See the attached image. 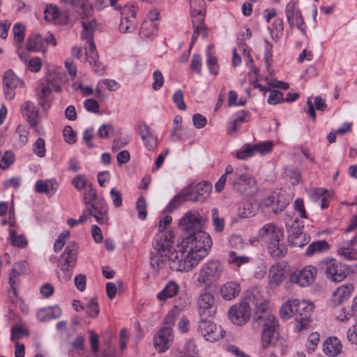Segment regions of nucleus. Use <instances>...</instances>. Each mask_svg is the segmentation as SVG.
<instances>
[{"label": "nucleus", "instance_id": "nucleus-1", "mask_svg": "<svg viewBox=\"0 0 357 357\" xmlns=\"http://www.w3.org/2000/svg\"><path fill=\"white\" fill-rule=\"evenodd\" d=\"M267 307L268 303L259 292H249L239 303L233 305L229 308L228 317L234 324L242 326L250 320L252 310L254 312L255 321L261 319V314Z\"/></svg>", "mask_w": 357, "mask_h": 357}, {"label": "nucleus", "instance_id": "nucleus-2", "mask_svg": "<svg viewBox=\"0 0 357 357\" xmlns=\"http://www.w3.org/2000/svg\"><path fill=\"white\" fill-rule=\"evenodd\" d=\"M205 219L196 210H190L184 213L179 220L178 227L188 235L183 240L189 239L190 244L210 250L212 240L210 236L202 231Z\"/></svg>", "mask_w": 357, "mask_h": 357}, {"label": "nucleus", "instance_id": "nucleus-3", "mask_svg": "<svg viewBox=\"0 0 357 357\" xmlns=\"http://www.w3.org/2000/svg\"><path fill=\"white\" fill-rule=\"evenodd\" d=\"M189 239L182 240L183 251L171 252L168 255V265L172 271L188 272L207 256L209 250L200 247V243L199 246L190 244Z\"/></svg>", "mask_w": 357, "mask_h": 357}, {"label": "nucleus", "instance_id": "nucleus-4", "mask_svg": "<svg viewBox=\"0 0 357 357\" xmlns=\"http://www.w3.org/2000/svg\"><path fill=\"white\" fill-rule=\"evenodd\" d=\"M227 181L235 192L241 194L248 192L256 185V180L253 176L248 174L234 171L233 167L230 165L226 167L225 174L215 185V189L218 192H220L224 189Z\"/></svg>", "mask_w": 357, "mask_h": 357}, {"label": "nucleus", "instance_id": "nucleus-5", "mask_svg": "<svg viewBox=\"0 0 357 357\" xmlns=\"http://www.w3.org/2000/svg\"><path fill=\"white\" fill-rule=\"evenodd\" d=\"M84 199L88 213L93 216L100 225L106 224L108 220L107 204L104 198L97 197L96 190L92 185L85 189Z\"/></svg>", "mask_w": 357, "mask_h": 357}, {"label": "nucleus", "instance_id": "nucleus-6", "mask_svg": "<svg viewBox=\"0 0 357 357\" xmlns=\"http://www.w3.org/2000/svg\"><path fill=\"white\" fill-rule=\"evenodd\" d=\"M261 319L257 322L263 324L261 333V345L264 349L275 345L279 337L278 321L276 317L272 314L268 307L261 314Z\"/></svg>", "mask_w": 357, "mask_h": 357}, {"label": "nucleus", "instance_id": "nucleus-7", "mask_svg": "<svg viewBox=\"0 0 357 357\" xmlns=\"http://www.w3.org/2000/svg\"><path fill=\"white\" fill-rule=\"evenodd\" d=\"M319 268L327 279L334 282H342L348 275L347 266L332 258L321 260Z\"/></svg>", "mask_w": 357, "mask_h": 357}, {"label": "nucleus", "instance_id": "nucleus-8", "mask_svg": "<svg viewBox=\"0 0 357 357\" xmlns=\"http://www.w3.org/2000/svg\"><path fill=\"white\" fill-rule=\"evenodd\" d=\"M223 272V265L218 260H210L204 264L197 276L200 285L210 286L217 281Z\"/></svg>", "mask_w": 357, "mask_h": 357}, {"label": "nucleus", "instance_id": "nucleus-9", "mask_svg": "<svg viewBox=\"0 0 357 357\" xmlns=\"http://www.w3.org/2000/svg\"><path fill=\"white\" fill-rule=\"evenodd\" d=\"M285 223L289 234L288 241L291 245L296 247H303L309 242L310 238L307 237L302 231L303 224L299 222L297 217L287 220Z\"/></svg>", "mask_w": 357, "mask_h": 357}, {"label": "nucleus", "instance_id": "nucleus-10", "mask_svg": "<svg viewBox=\"0 0 357 357\" xmlns=\"http://www.w3.org/2000/svg\"><path fill=\"white\" fill-rule=\"evenodd\" d=\"M197 331L206 341L211 342L220 340L225 335V331L220 326H217L207 318H201Z\"/></svg>", "mask_w": 357, "mask_h": 357}, {"label": "nucleus", "instance_id": "nucleus-11", "mask_svg": "<svg viewBox=\"0 0 357 357\" xmlns=\"http://www.w3.org/2000/svg\"><path fill=\"white\" fill-rule=\"evenodd\" d=\"M199 314L201 318L213 317L216 313V301L213 294L204 290L197 300Z\"/></svg>", "mask_w": 357, "mask_h": 357}, {"label": "nucleus", "instance_id": "nucleus-12", "mask_svg": "<svg viewBox=\"0 0 357 357\" xmlns=\"http://www.w3.org/2000/svg\"><path fill=\"white\" fill-rule=\"evenodd\" d=\"M24 82L11 70L5 72L3 77V94L7 100H13L15 96V89L22 88Z\"/></svg>", "mask_w": 357, "mask_h": 357}, {"label": "nucleus", "instance_id": "nucleus-13", "mask_svg": "<svg viewBox=\"0 0 357 357\" xmlns=\"http://www.w3.org/2000/svg\"><path fill=\"white\" fill-rule=\"evenodd\" d=\"M317 274V269L315 266H307L298 273L291 274L289 280L301 287H308L314 282Z\"/></svg>", "mask_w": 357, "mask_h": 357}, {"label": "nucleus", "instance_id": "nucleus-14", "mask_svg": "<svg viewBox=\"0 0 357 357\" xmlns=\"http://www.w3.org/2000/svg\"><path fill=\"white\" fill-rule=\"evenodd\" d=\"M173 340L172 327L164 326L158 331L154 337L153 344L156 350L163 352L167 349Z\"/></svg>", "mask_w": 357, "mask_h": 357}, {"label": "nucleus", "instance_id": "nucleus-15", "mask_svg": "<svg viewBox=\"0 0 357 357\" xmlns=\"http://www.w3.org/2000/svg\"><path fill=\"white\" fill-rule=\"evenodd\" d=\"M259 235L268 245L278 239H282L284 231L282 228L273 223H268L260 229Z\"/></svg>", "mask_w": 357, "mask_h": 357}, {"label": "nucleus", "instance_id": "nucleus-16", "mask_svg": "<svg viewBox=\"0 0 357 357\" xmlns=\"http://www.w3.org/2000/svg\"><path fill=\"white\" fill-rule=\"evenodd\" d=\"M173 238L172 231L156 234L153 242V252L162 254L169 252L174 243Z\"/></svg>", "mask_w": 357, "mask_h": 357}, {"label": "nucleus", "instance_id": "nucleus-17", "mask_svg": "<svg viewBox=\"0 0 357 357\" xmlns=\"http://www.w3.org/2000/svg\"><path fill=\"white\" fill-rule=\"evenodd\" d=\"M285 14L290 27L296 26L302 31H304L303 28L304 20L301 11L296 8L294 1H291L287 4Z\"/></svg>", "mask_w": 357, "mask_h": 357}, {"label": "nucleus", "instance_id": "nucleus-18", "mask_svg": "<svg viewBox=\"0 0 357 357\" xmlns=\"http://www.w3.org/2000/svg\"><path fill=\"white\" fill-rule=\"evenodd\" d=\"M79 245L75 241H70L60 257L59 263L70 267H75L77 260Z\"/></svg>", "mask_w": 357, "mask_h": 357}, {"label": "nucleus", "instance_id": "nucleus-19", "mask_svg": "<svg viewBox=\"0 0 357 357\" xmlns=\"http://www.w3.org/2000/svg\"><path fill=\"white\" fill-rule=\"evenodd\" d=\"M301 309L304 310V314L301 312V315H296L295 329L297 332H300L305 329L309 324L310 317L313 310V305L309 303H302Z\"/></svg>", "mask_w": 357, "mask_h": 357}, {"label": "nucleus", "instance_id": "nucleus-20", "mask_svg": "<svg viewBox=\"0 0 357 357\" xmlns=\"http://www.w3.org/2000/svg\"><path fill=\"white\" fill-rule=\"evenodd\" d=\"M59 188V183L55 178L38 180L35 185V190L38 193H43L51 197L56 193Z\"/></svg>", "mask_w": 357, "mask_h": 357}, {"label": "nucleus", "instance_id": "nucleus-21", "mask_svg": "<svg viewBox=\"0 0 357 357\" xmlns=\"http://www.w3.org/2000/svg\"><path fill=\"white\" fill-rule=\"evenodd\" d=\"M356 245H357V234L350 240H344L342 245L338 248L337 252L346 259L356 260L357 250L352 248Z\"/></svg>", "mask_w": 357, "mask_h": 357}, {"label": "nucleus", "instance_id": "nucleus-22", "mask_svg": "<svg viewBox=\"0 0 357 357\" xmlns=\"http://www.w3.org/2000/svg\"><path fill=\"white\" fill-rule=\"evenodd\" d=\"M187 201H191V187L185 188L175 195L167 205L165 210L171 213Z\"/></svg>", "mask_w": 357, "mask_h": 357}, {"label": "nucleus", "instance_id": "nucleus-23", "mask_svg": "<svg viewBox=\"0 0 357 357\" xmlns=\"http://www.w3.org/2000/svg\"><path fill=\"white\" fill-rule=\"evenodd\" d=\"M211 189V185L206 182L196 185L193 189L191 188V201L204 202L209 197Z\"/></svg>", "mask_w": 357, "mask_h": 357}, {"label": "nucleus", "instance_id": "nucleus-24", "mask_svg": "<svg viewBox=\"0 0 357 357\" xmlns=\"http://www.w3.org/2000/svg\"><path fill=\"white\" fill-rule=\"evenodd\" d=\"M353 291L354 285L351 283L340 286L333 293L332 302L337 305L342 303L351 297Z\"/></svg>", "mask_w": 357, "mask_h": 357}, {"label": "nucleus", "instance_id": "nucleus-25", "mask_svg": "<svg viewBox=\"0 0 357 357\" xmlns=\"http://www.w3.org/2000/svg\"><path fill=\"white\" fill-rule=\"evenodd\" d=\"M139 135L144 142V145L149 151L154 150L158 145L157 137L152 134L150 128L146 123H142L139 126Z\"/></svg>", "mask_w": 357, "mask_h": 357}, {"label": "nucleus", "instance_id": "nucleus-26", "mask_svg": "<svg viewBox=\"0 0 357 357\" xmlns=\"http://www.w3.org/2000/svg\"><path fill=\"white\" fill-rule=\"evenodd\" d=\"M240 291V284L234 281L226 282L220 288V295L226 301H231L235 298L238 296Z\"/></svg>", "mask_w": 357, "mask_h": 357}, {"label": "nucleus", "instance_id": "nucleus-27", "mask_svg": "<svg viewBox=\"0 0 357 357\" xmlns=\"http://www.w3.org/2000/svg\"><path fill=\"white\" fill-rule=\"evenodd\" d=\"M302 303H307L306 301H300L294 299L288 301L280 308V316L284 319H287L291 317L294 314L298 312V309H301V305Z\"/></svg>", "mask_w": 357, "mask_h": 357}, {"label": "nucleus", "instance_id": "nucleus-28", "mask_svg": "<svg viewBox=\"0 0 357 357\" xmlns=\"http://www.w3.org/2000/svg\"><path fill=\"white\" fill-rule=\"evenodd\" d=\"M285 270L282 265H273L269 269V284L272 289L278 287L284 278Z\"/></svg>", "mask_w": 357, "mask_h": 357}, {"label": "nucleus", "instance_id": "nucleus-29", "mask_svg": "<svg viewBox=\"0 0 357 357\" xmlns=\"http://www.w3.org/2000/svg\"><path fill=\"white\" fill-rule=\"evenodd\" d=\"M22 112L26 117L31 126L34 127L38 124V109L34 104L30 101L25 102L22 105Z\"/></svg>", "mask_w": 357, "mask_h": 357}, {"label": "nucleus", "instance_id": "nucleus-30", "mask_svg": "<svg viewBox=\"0 0 357 357\" xmlns=\"http://www.w3.org/2000/svg\"><path fill=\"white\" fill-rule=\"evenodd\" d=\"M205 13L206 11L203 10V9H193L191 11L193 28L203 30L202 37L204 38L208 36L206 27L204 25Z\"/></svg>", "mask_w": 357, "mask_h": 357}, {"label": "nucleus", "instance_id": "nucleus-31", "mask_svg": "<svg viewBox=\"0 0 357 357\" xmlns=\"http://www.w3.org/2000/svg\"><path fill=\"white\" fill-rule=\"evenodd\" d=\"M268 250L270 255L274 259H280L284 257L287 252V247L284 241V238L268 244Z\"/></svg>", "mask_w": 357, "mask_h": 357}, {"label": "nucleus", "instance_id": "nucleus-32", "mask_svg": "<svg viewBox=\"0 0 357 357\" xmlns=\"http://www.w3.org/2000/svg\"><path fill=\"white\" fill-rule=\"evenodd\" d=\"M306 105L307 107L306 112L312 118L313 121H315L316 119L314 107L317 110L324 111L327 107L325 100H324L321 96H316L314 98V104L312 102L310 98H307Z\"/></svg>", "mask_w": 357, "mask_h": 357}, {"label": "nucleus", "instance_id": "nucleus-33", "mask_svg": "<svg viewBox=\"0 0 357 357\" xmlns=\"http://www.w3.org/2000/svg\"><path fill=\"white\" fill-rule=\"evenodd\" d=\"M249 119L250 116L248 112L242 110L237 112L228 126L227 132L232 134L236 132L239 128L240 124L248 121Z\"/></svg>", "mask_w": 357, "mask_h": 357}, {"label": "nucleus", "instance_id": "nucleus-34", "mask_svg": "<svg viewBox=\"0 0 357 357\" xmlns=\"http://www.w3.org/2000/svg\"><path fill=\"white\" fill-rule=\"evenodd\" d=\"M168 263V255L167 254L151 252L150 264L155 271H159L165 267Z\"/></svg>", "mask_w": 357, "mask_h": 357}, {"label": "nucleus", "instance_id": "nucleus-35", "mask_svg": "<svg viewBox=\"0 0 357 357\" xmlns=\"http://www.w3.org/2000/svg\"><path fill=\"white\" fill-rule=\"evenodd\" d=\"M61 309L57 306L50 307L46 309H42L38 311L37 317L40 321L47 319H56L61 317Z\"/></svg>", "mask_w": 357, "mask_h": 357}, {"label": "nucleus", "instance_id": "nucleus-36", "mask_svg": "<svg viewBox=\"0 0 357 357\" xmlns=\"http://www.w3.org/2000/svg\"><path fill=\"white\" fill-rule=\"evenodd\" d=\"M26 49L31 52L44 51V38L40 34L31 35L26 41Z\"/></svg>", "mask_w": 357, "mask_h": 357}, {"label": "nucleus", "instance_id": "nucleus-37", "mask_svg": "<svg viewBox=\"0 0 357 357\" xmlns=\"http://www.w3.org/2000/svg\"><path fill=\"white\" fill-rule=\"evenodd\" d=\"M178 289V285L174 281H169L165 287L158 294L157 298L160 301H165L174 296L177 294Z\"/></svg>", "mask_w": 357, "mask_h": 357}, {"label": "nucleus", "instance_id": "nucleus-38", "mask_svg": "<svg viewBox=\"0 0 357 357\" xmlns=\"http://www.w3.org/2000/svg\"><path fill=\"white\" fill-rule=\"evenodd\" d=\"M341 348L340 342L336 337H334L326 340L323 350L326 354L335 356L340 353Z\"/></svg>", "mask_w": 357, "mask_h": 357}, {"label": "nucleus", "instance_id": "nucleus-39", "mask_svg": "<svg viewBox=\"0 0 357 357\" xmlns=\"http://www.w3.org/2000/svg\"><path fill=\"white\" fill-rule=\"evenodd\" d=\"M157 31V24H151L149 20H144L139 31V34L142 38L151 40L152 36L155 35Z\"/></svg>", "mask_w": 357, "mask_h": 357}, {"label": "nucleus", "instance_id": "nucleus-40", "mask_svg": "<svg viewBox=\"0 0 357 357\" xmlns=\"http://www.w3.org/2000/svg\"><path fill=\"white\" fill-rule=\"evenodd\" d=\"M137 27L136 17H121L119 24V30L121 33L133 32Z\"/></svg>", "mask_w": 357, "mask_h": 357}, {"label": "nucleus", "instance_id": "nucleus-41", "mask_svg": "<svg viewBox=\"0 0 357 357\" xmlns=\"http://www.w3.org/2000/svg\"><path fill=\"white\" fill-rule=\"evenodd\" d=\"M63 75L61 73H56L50 75L46 79V83L52 87L56 92L61 91V84L63 83Z\"/></svg>", "mask_w": 357, "mask_h": 357}, {"label": "nucleus", "instance_id": "nucleus-42", "mask_svg": "<svg viewBox=\"0 0 357 357\" xmlns=\"http://www.w3.org/2000/svg\"><path fill=\"white\" fill-rule=\"evenodd\" d=\"M328 248V244L325 241H314L308 246L306 250V255L312 256L314 254L325 252Z\"/></svg>", "mask_w": 357, "mask_h": 357}, {"label": "nucleus", "instance_id": "nucleus-43", "mask_svg": "<svg viewBox=\"0 0 357 357\" xmlns=\"http://www.w3.org/2000/svg\"><path fill=\"white\" fill-rule=\"evenodd\" d=\"M284 176L292 185H296L301 180V171L293 167L284 168Z\"/></svg>", "mask_w": 357, "mask_h": 357}, {"label": "nucleus", "instance_id": "nucleus-44", "mask_svg": "<svg viewBox=\"0 0 357 357\" xmlns=\"http://www.w3.org/2000/svg\"><path fill=\"white\" fill-rule=\"evenodd\" d=\"M275 202V196H269L264 200V205L267 207H272V211L275 213L282 211L288 204V201H282L279 199H277V206L274 207Z\"/></svg>", "mask_w": 357, "mask_h": 357}, {"label": "nucleus", "instance_id": "nucleus-45", "mask_svg": "<svg viewBox=\"0 0 357 357\" xmlns=\"http://www.w3.org/2000/svg\"><path fill=\"white\" fill-rule=\"evenodd\" d=\"M227 261L229 264L240 267L250 261V257L238 255L236 252L231 251L229 253Z\"/></svg>", "mask_w": 357, "mask_h": 357}, {"label": "nucleus", "instance_id": "nucleus-46", "mask_svg": "<svg viewBox=\"0 0 357 357\" xmlns=\"http://www.w3.org/2000/svg\"><path fill=\"white\" fill-rule=\"evenodd\" d=\"M9 240L13 245L17 248H24L28 245V241L25 236L22 234H17L15 230L10 231Z\"/></svg>", "mask_w": 357, "mask_h": 357}, {"label": "nucleus", "instance_id": "nucleus-47", "mask_svg": "<svg viewBox=\"0 0 357 357\" xmlns=\"http://www.w3.org/2000/svg\"><path fill=\"white\" fill-rule=\"evenodd\" d=\"M255 155L254 144H245L236 154V157L240 160H245Z\"/></svg>", "mask_w": 357, "mask_h": 357}, {"label": "nucleus", "instance_id": "nucleus-48", "mask_svg": "<svg viewBox=\"0 0 357 357\" xmlns=\"http://www.w3.org/2000/svg\"><path fill=\"white\" fill-rule=\"evenodd\" d=\"M28 129L24 126H18L15 132V138L20 146H23L26 144L28 141Z\"/></svg>", "mask_w": 357, "mask_h": 357}, {"label": "nucleus", "instance_id": "nucleus-49", "mask_svg": "<svg viewBox=\"0 0 357 357\" xmlns=\"http://www.w3.org/2000/svg\"><path fill=\"white\" fill-rule=\"evenodd\" d=\"M72 185L79 191L87 188L91 183L84 174H79L72 179Z\"/></svg>", "mask_w": 357, "mask_h": 357}, {"label": "nucleus", "instance_id": "nucleus-50", "mask_svg": "<svg viewBox=\"0 0 357 357\" xmlns=\"http://www.w3.org/2000/svg\"><path fill=\"white\" fill-rule=\"evenodd\" d=\"M59 270L57 272L59 279L62 282H68L71 278L74 267L64 266V264H61V263H59Z\"/></svg>", "mask_w": 357, "mask_h": 357}, {"label": "nucleus", "instance_id": "nucleus-51", "mask_svg": "<svg viewBox=\"0 0 357 357\" xmlns=\"http://www.w3.org/2000/svg\"><path fill=\"white\" fill-rule=\"evenodd\" d=\"M255 154L259 153L261 155H266L273 150V143L269 141L254 144Z\"/></svg>", "mask_w": 357, "mask_h": 357}, {"label": "nucleus", "instance_id": "nucleus-52", "mask_svg": "<svg viewBox=\"0 0 357 357\" xmlns=\"http://www.w3.org/2000/svg\"><path fill=\"white\" fill-rule=\"evenodd\" d=\"M82 40H86L89 43V51L86 52V57L90 64H92L93 61L98 59V54L96 52L95 43L93 42V36L91 38H82Z\"/></svg>", "mask_w": 357, "mask_h": 357}, {"label": "nucleus", "instance_id": "nucleus-53", "mask_svg": "<svg viewBox=\"0 0 357 357\" xmlns=\"http://www.w3.org/2000/svg\"><path fill=\"white\" fill-rule=\"evenodd\" d=\"M265 43H266V47H265V52H264L265 65L266 67V70L270 73V74H271L273 72V70H271V62L273 61V53H272L273 46L267 40H265Z\"/></svg>", "mask_w": 357, "mask_h": 357}, {"label": "nucleus", "instance_id": "nucleus-54", "mask_svg": "<svg viewBox=\"0 0 357 357\" xmlns=\"http://www.w3.org/2000/svg\"><path fill=\"white\" fill-rule=\"evenodd\" d=\"M184 357H199L197 347L194 340L188 341L184 347Z\"/></svg>", "mask_w": 357, "mask_h": 357}, {"label": "nucleus", "instance_id": "nucleus-55", "mask_svg": "<svg viewBox=\"0 0 357 357\" xmlns=\"http://www.w3.org/2000/svg\"><path fill=\"white\" fill-rule=\"evenodd\" d=\"M213 224L215 229L218 232H220L225 227V221L223 218L219 217L217 208H213L211 211Z\"/></svg>", "mask_w": 357, "mask_h": 357}, {"label": "nucleus", "instance_id": "nucleus-56", "mask_svg": "<svg viewBox=\"0 0 357 357\" xmlns=\"http://www.w3.org/2000/svg\"><path fill=\"white\" fill-rule=\"evenodd\" d=\"M25 26L21 23H16L13 28L14 40L15 42L22 43L24 39Z\"/></svg>", "mask_w": 357, "mask_h": 357}, {"label": "nucleus", "instance_id": "nucleus-57", "mask_svg": "<svg viewBox=\"0 0 357 357\" xmlns=\"http://www.w3.org/2000/svg\"><path fill=\"white\" fill-rule=\"evenodd\" d=\"M45 19L49 22L55 21L59 15L58 7L55 6H50L47 7L44 11Z\"/></svg>", "mask_w": 357, "mask_h": 357}, {"label": "nucleus", "instance_id": "nucleus-58", "mask_svg": "<svg viewBox=\"0 0 357 357\" xmlns=\"http://www.w3.org/2000/svg\"><path fill=\"white\" fill-rule=\"evenodd\" d=\"M70 236V232L67 230L63 231L54 243V250L56 252H59L64 246L67 239Z\"/></svg>", "mask_w": 357, "mask_h": 357}, {"label": "nucleus", "instance_id": "nucleus-59", "mask_svg": "<svg viewBox=\"0 0 357 357\" xmlns=\"http://www.w3.org/2000/svg\"><path fill=\"white\" fill-rule=\"evenodd\" d=\"M45 140L43 138H38L33 146V151L36 155L40 158L45 155L46 150L45 148Z\"/></svg>", "mask_w": 357, "mask_h": 357}, {"label": "nucleus", "instance_id": "nucleus-60", "mask_svg": "<svg viewBox=\"0 0 357 357\" xmlns=\"http://www.w3.org/2000/svg\"><path fill=\"white\" fill-rule=\"evenodd\" d=\"M52 90L53 89L52 87L49 86L46 82L45 84H41L38 96L40 99V105L42 107L45 106V98L50 95Z\"/></svg>", "mask_w": 357, "mask_h": 357}, {"label": "nucleus", "instance_id": "nucleus-61", "mask_svg": "<svg viewBox=\"0 0 357 357\" xmlns=\"http://www.w3.org/2000/svg\"><path fill=\"white\" fill-rule=\"evenodd\" d=\"M136 208L138 211V218L144 220L146 217V202L143 197H140L136 203Z\"/></svg>", "mask_w": 357, "mask_h": 357}, {"label": "nucleus", "instance_id": "nucleus-62", "mask_svg": "<svg viewBox=\"0 0 357 357\" xmlns=\"http://www.w3.org/2000/svg\"><path fill=\"white\" fill-rule=\"evenodd\" d=\"M246 65L250 69L248 76L250 80L256 82L258 79L259 69L255 66L252 59H248V60L246 61Z\"/></svg>", "mask_w": 357, "mask_h": 357}, {"label": "nucleus", "instance_id": "nucleus-63", "mask_svg": "<svg viewBox=\"0 0 357 357\" xmlns=\"http://www.w3.org/2000/svg\"><path fill=\"white\" fill-rule=\"evenodd\" d=\"M153 82L152 84V87L153 90L158 91L161 89L164 84V77L160 70H155L153 73Z\"/></svg>", "mask_w": 357, "mask_h": 357}, {"label": "nucleus", "instance_id": "nucleus-64", "mask_svg": "<svg viewBox=\"0 0 357 357\" xmlns=\"http://www.w3.org/2000/svg\"><path fill=\"white\" fill-rule=\"evenodd\" d=\"M173 101L180 110L186 109V105L183 101V93L181 89H178L173 95Z\"/></svg>", "mask_w": 357, "mask_h": 357}]
</instances>
